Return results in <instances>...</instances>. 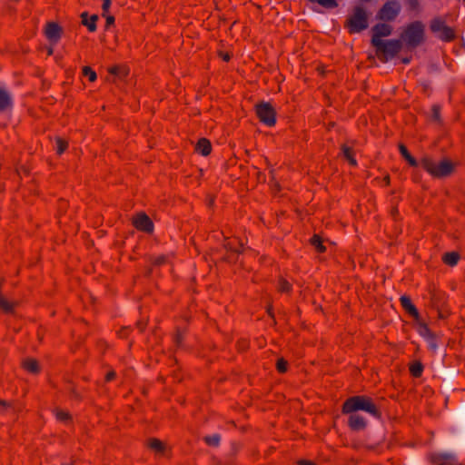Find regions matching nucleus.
<instances>
[{
  "instance_id": "obj_10",
  "label": "nucleus",
  "mask_w": 465,
  "mask_h": 465,
  "mask_svg": "<svg viewBox=\"0 0 465 465\" xmlns=\"http://www.w3.org/2000/svg\"><path fill=\"white\" fill-rule=\"evenodd\" d=\"M391 33V26L387 24H379L373 27V35H372V45H381L382 44L381 37L388 36Z\"/></svg>"
},
{
  "instance_id": "obj_26",
  "label": "nucleus",
  "mask_w": 465,
  "mask_h": 465,
  "mask_svg": "<svg viewBox=\"0 0 465 465\" xmlns=\"http://www.w3.org/2000/svg\"><path fill=\"white\" fill-rule=\"evenodd\" d=\"M312 244L319 251V252H323L325 250V247L323 246V243L322 242V239L317 236V235H314L312 238Z\"/></svg>"
},
{
  "instance_id": "obj_12",
  "label": "nucleus",
  "mask_w": 465,
  "mask_h": 465,
  "mask_svg": "<svg viewBox=\"0 0 465 465\" xmlns=\"http://www.w3.org/2000/svg\"><path fill=\"white\" fill-rule=\"evenodd\" d=\"M61 27L55 23H48L45 28V36L53 44L58 42L61 36Z\"/></svg>"
},
{
  "instance_id": "obj_40",
  "label": "nucleus",
  "mask_w": 465,
  "mask_h": 465,
  "mask_svg": "<svg viewBox=\"0 0 465 465\" xmlns=\"http://www.w3.org/2000/svg\"><path fill=\"white\" fill-rule=\"evenodd\" d=\"M117 71H118V68H116V67H113V68L110 69V73L113 74H116Z\"/></svg>"
},
{
  "instance_id": "obj_19",
  "label": "nucleus",
  "mask_w": 465,
  "mask_h": 465,
  "mask_svg": "<svg viewBox=\"0 0 465 465\" xmlns=\"http://www.w3.org/2000/svg\"><path fill=\"white\" fill-rule=\"evenodd\" d=\"M84 20L83 23L91 32H94L96 29L95 22L97 20V15H92L89 19L86 18L85 15H83Z\"/></svg>"
},
{
  "instance_id": "obj_13",
  "label": "nucleus",
  "mask_w": 465,
  "mask_h": 465,
  "mask_svg": "<svg viewBox=\"0 0 465 465\" xmlns=\"http://www.w3.org/2000/svg\"><path fill=\"white\" fill-rule=\"evenodd\" d=\"M349 424L351 429L359 430H362L365 427L366 420L361 415H360L356 412H351V415L349 418Z\"/></svg>"
},
{
  "instance_id": "obj_17",
  "label": "nucleus",
  "mask_w": 465,
  "mask_h": 465,
  "mask_svg": "<svg viewBox=\"0 0 465 465\" xmlns=\"http://www.w3.org/2000/svg\"><path fill=\"white\" fill-rule=\"evenodd\" d=\"M10 104V94L5 89L0 87V111L6 109Z\"/></svg>"
},
{
  "instance_id": "obj_8",
  "label": "nucleus",
  "mask_w": 465,
  "mask_h": 465,
  "mask_svg": "<svg viewBox=\"0 0 465 465\" xmlns=\"http://www.w3.org/2000/svg\"><path fill=\"white\" fill-rule=\"evenodd\" d=\"M378 52L382 53L386 59L393 57L401 48V42L398 40L382 41L381 45H374Z\"/></svg>"
},
{
  "instance_id": "obj_32",
  "label": "nucleus",
  "mask_w": 465,
  "mask_h": 465,
  "mask_svg": "<svg viewBox=\"0 0 465 465\" xmlns=\"http://www.w3.org/2000/svg\"><path fill=\"white\" fill-rule=\"evenodd\" d=\"M9 410H11L10 405L4 401H0V414L7 412Z\"/></svg>"
},
{
  "instance_id": "obj_42",
  "label": "nucleus",
  "mask_w": 465,
  "mask_h": 465,
  "mask_svg": "<svg viewBox=\"0 0 465 465\" xmlns=\"http://www.w3.org/2000/svg\"><path fill=\"white\" fill-rule=\"evenodd\" d=\"M223 59L224 61H229V59H230V55H229L228 54H224L223 55Z\"/></svg>"
},
{
  "instance_id": "obj_6",
  "label": "nucleus",
  "mask_w": 465,
  "mask_h": 465,
  "mask_svg": "<svg viewBox=\"0 0 465 465\" xmlns=\"http://www.w3.org/2000/svg\"><path fill=\"white\" fill-rule=\"evenodd\" d=\"M430 28L442 40L450 41L454 37L452 29L447 26L440 19L433 20Z\"/></svg>"
},
{
  "instance_id": "obj_21",
  "label": "nucleus",
  "mask_w": 465,
  "mask_h": 465,
  "mask_svg": "<svg viewBox=\"0 0 465 465\" xmlns=\"http://www.w3.org/2000/svg\"><path fill=\"white\" fill-rule=\"evenodd\" d=\"M445 263L449 265H455L458 262L459 255L455 252L446 253L443 258Z\"/></svg>"
},
{
  "instance_id": "obj_11",
  "label": "nucleus",
  "mask_w": 465,
  "mask_h": 465,
  "mask_svg": "<svg viewBox=\"0 0 465 465\" xmlns=\"http://www.w3.org/2000/svg\"><path fill=\"white\" fill-rule=\"evenodd\" d=\"M134 226L143 232H150L153 231V223L150 218L143 214H138L134 220Z\"/></svg>"
},
{
  "instance_id": "obj_23",
  "label": "nucleus",
  "mask_w": 465,
  "mask_h": 465,
  "mask_svg": "<svg viewBox=\"0 0 465 465\" xmlns=\"http://www.w3.org/2000/svg\"><path fill=\"white\" fill-rule=\"evenodd\" d=\"M440 459L442 460V462L440 465H465L463 463L456 462L450 455H441Z\"/></svg>"
},
{
  "instance_id": "obj_36",
  "label": "nucleus",
  "mask_w": 465,
  "mask_h": 465,
  "mask_svg": "<svg viewBox=\"0 0 465 465\" xmlns=\"http://www.w3.org/2000/svg\"><path fill=\"white\" fill-rule=\"evenodd\" d=\"M114 377V371H110L106 375V380L111 381Z\"/></svg>"
},
{
  "instance_id": "obj_24",
  "label": "nucleus",
  "mask_w": 465,
  "mask_h": 465,
  "mask_svg": "<svg viewBox=\"0 0 465 465\" xmlns=\"http://www.w3.org/2000/svg\"><path fill=\"white\" fill-rule=\"evenodd\" d=\"M0 309L5 312H11L13 309V303L0 295Z\"/></svg>"
},
{
  "instance_id": "obj_35",
  "label": "nucleus",
  "mask_w": 465,
  "mask_h": 465,
  "mask_svg": "<svg viewBox=\"0 0 465 465\" xmlns=\"http://www.w3.org/2000/svg\"><path fill=\"white\" fill-rule=\"evenodd\" d=\"M114 18L112 15L106 16L107 25H112L114 23Z\"/></svg>"
},
{
  "instance_id": "obj_16",
  "label": "nucleus",
  "mask_w": 465,
  "mask_h": 465,
  "mask_svg": "<svg viewBox=\"0 0 465 465\" xmlns=\"http://www.w3.org/2000/svg\"><path fill=\"white\" fill-rule=\"evenodd\" d=\"M149 447L159 454H165L167 450L166 444L157 439L150 440Z\"/></svg>"
},
{
  "instance_id": "obj_27",
  "label": "nucleus",
  "mask_w": 465,
  "mask_h": 465,
  "mask_svg": "<svg viewBox=\"0 0 465 465\" xmlns=\"http://www.w3.org/2000/svg\"><path fill=\"white\" fill-rule=\"evenodd\" d=\"M317 2L323 7L334 8L337 6V0H317Z\"/></svg>"
},
{
  "instance_id": "obj_39",
  "label": "nucleus",
  "mask_w": 465,
  "mask_h": 465,
  "mask_svg": "<svg viewBox=\"0 0 465 465\" xmlns=\"http://www.w3.org/2000/svg\"><path fill=\"white\" fill-rule=\"evenodd\" d=\"M282 291H288L289 290V284L287 282H284L282 287Z\"/></svg>"
},
{
  "instance_id": "obj_22",
  "label": "nucleus",
  "mask_w": 465,
  "mask_h": 465,
  "mask_svg": "<svg viewBox=\"0 0 465 465\" xmlns=\"http://www.w3.org/2000/svg\"><path fill=\"white\" fill-rule=\"evenodd\" d=\"M67 147V143L62 138L57 137L55 139V150L58 154H61L64 152Z\"/></svg>"
},
{
  "instance_id": "obj_18",
  "label": "nucleus",
  "mask_w": 465,
  "mask_h": 465,
  "mask_svg": "<svg viewBox=\"0 0 465 465\" xmlns=\"http://www.w3.org/2000/svg\"><path fill=\"white\" fill-rule=\"evenodd\" d=\"M23 366L27 371H29L31 373H36L39 371L38 362L34 359L25 360Z\"/></svg>"
},
{
  "instance_id": "obj_5",
  "label": "nucleus",
  "mask_w": 465,
  "mask_h": 465,
  "mask_svg": "<svg viewBox=\"0 0 465 465\" xmlns=\"http://www.w3.org/2000/svg\"><path fill=\"white\" fill-rule=\"evenodd\" d=\"M256 113L263 124L272 126L275 124V112L268 103H262L257 105Z\"/></svg>"
},
{
  "instance_id": "obj_34",
  "label": "nucleus",
  "mask_w": 465,
  "mask_h": 465,
  "mask_svg": "<svg viewBox=\"0 0 465 465\" xmlns=\"http://www.w3.org/2000/svg\"><path fill=\"white\" fill-rule=\"evenodd\" d=\"M110 5H111V0H104V4L102 6L103 11H104V15H105V13L109 10Z\"/></svg>"
},
{
  "instance_id": "obj_2",
  "label": "nucleus",
  "mask_w": 465,
  "mask_h": 465,
  "mask_svg": "<svg viewBox=\"0 0 465 465\" xmlns=\"http://www.w3.org/2000/svg\"><path fill=\"white\" fill-rule=\"evenodd\" d=\"M357 411H364L372 416H377L375 405L369 398L356 396L347 400L343 405V412L351 413Z\"/></svg>"
},
{
  "instance_id": "obj_20",
  "label": "nucleus",
  "mask_w": 465,
  "mask_h": 465,
  "mask_svg": "<svg viewBox=\"0 0 465 465\" xmlns=\"http://www.w3.org/2000/svg\"><path fill=\"white\" fill-rule=\"evenodd\" d=\"M400 152L401 155L409 162V163L412 166L417 165V161L408 153L405 146L401 145L400 146Z\"/></svg>"
},
{
  "instance_id": "obj_9",
  "label": "nucleus",
  "mask_w": 465,
  "mask_h": 465,
  "mask_svg": "<svg viewBox=\"0 0 465 465\" xmlns=\"http://www.w3.org/2000/svg\"><path fill=\"white\" fill-rule=\"evenodd\" d=\"M400 12V5L395 1L386 3L378 14L381 20H392Z\"/></svg>"
},
{
  "instance_id": "obj_3",
  "label": "nucleus",
  "mask_w": 465,
  "mask_h": 465,
  "mask_svg": "<svg viewBox=\"0 0 465 465\" xmlns=\"http://www.w3.org/2000/svg\"><path fill=\"white\" fill-rule=\"evenodd\" d=\"M402 41L410 46H417L424 39V25L420 22L411 24L402 34Z\"/></svg>"
},
{
  "instance_id": "obj_38",
  "label": "nucleus",
  "mask_w": 465,
  "mask_h": 465,
  "mask_svg": "<svg viewBox=\"0 0 465 465\" xmlns=\"http://www.w3.org/2000/svg\"><path fill=\"white\" fill-rule=\"evenodd\" d=\"M433 116H434V118L438 117V107L437 106L433 107Z\"/></svg>"
},
{
  "instance_id": "obj_15",
  "label": "nucleus",
  "mask_w": 465,
  "mask_h": 465,
  "mask_svg": "<svg viewBox=\"0 0 465 465\" xmlns=\"http://www.w3.org/2000/svg\"><path fill=\"white\" fill-rule=\"evenodd\" d=\"M195 149L199 153L206 156L211 152V143L205 138H202L198 141Z\"/></svg>"
},
{
  "instance_id": "obj_25",
  "label": "nucleus",
  "mask_w": 465,
  "mask_h": 465,
  "mask_svg": "<svg viewBox=\"0 0 465 465\" xmlns=\"http://www.w3.org/2000/svg\"><path fill=\"white\" fill-rule=\"evenodd\" d=\"M342 153H343V156L345 157V159L348 160L351 164H352V165L356 164V161L352 156V153L348 146H343Z\"/></svg>"
},
{
  "instance_id": "obj_4",
  "label": "nucleus",
  "mask_w": 465,
  "mask_h": 465,
  "mask_svg": "<svg viewBox=\"0 0 465 465\" xmlns=\"http://www.w3.org/2000/svg\"><path fill=\"white\" fill-rule=\"evenodd\" d=\"M368 27V15L362 7H356L348 19L351 33H359Z\"/></svg>"
},
{
  "instance_id": "obj_29",
  "label": "nucleus",
  "mask_w": 465,
  "mask_h": 465,
  "mask_svg": "<svg viewBox=\"0 0 465 465\" xmlns=\"http://www.w3.org/2000/svg\"><path fill=\"white\" fill-rule=\"evenodd\" d=\"M83 73L84 75H86L90 81L94 82L96 79V74L94 71H93L90 67H84L83 69Z\"/></svg>"
},
{
  "instance_id": "obj_33",
  "label": "nucleus",
  "mask_w": 465,
  "mask_h": 465,
  "mask_svg": "<svg viewBox=\"0 0 465 465\" xmlns=\"http://www.w3.org/2000/svg\"><path fill=\"white\" fill-rule=\"evenodd\" d=\"M286 361L282 359H280L277 362V369L279 371L283 372L286 371Z\"/></svg>"
},
{
  "instance_id": "obj_1",
  "label": "nucleus",
  "mask_w": 465,
  "mask_h": 465,
  "mask_svg": "<svg viewBox=\"0 0 465 465\" xmlns=\"http://www.w3.org/2000/svg\"><path fill=\"white\" fill-rule=\"evenodd\" d=\"M421 165L430 174L437 178L448 176L454 170V164L449 160L433 161L424 159Z\"/></svg>"
},
{
  "instance_id": "obj_31",
  "label": "nucleus",
  "mask_w": 465,
  "mask_h": 465,
  "mask_svg": "<svg viewBox=\"0 0 465 465\" xmlns=\"http://www.w3.org/2000/svg\"><path fill=\"white\" fill-rule=\"evenodd\" d=\"M206 442L209 444V445H212V446H215L218 444L219 440H220V437L218 435H213V436H209V437H206Z\"/></svg>"
},
{
  "instance_id": "obj_37",
  "label": "nucleus",
  "mask_w": 465,
  "mask_h": 465,
  "mask_svg": "<svg viewBox=\"0 0 465 465\" xmlns=\"http://www.w3.org/2000/svg\"><path fill=\"white\" fill-rule=\"evenodd\" d=\"M300 465H315V464L310 460H301Z\"/></svg>"
},
{
  "instance_id": "obj_7",
  "label": "nucleus",
  "mask_w": 465,
  "mask_h": 465,
  "mask_svg": "<svg viewBox=\"0 0 465 465\" xmlns=\"http://www.w3.org/2000/svg\"><path fill=\"white\" fill-rule=\"evenodd\" d=\"M414 320H415V323H416V327H417V331H418L419 334L422 338H424V340L427 341L428 346L430 347V349H431L433 351L436 350V348H437L436 338L431 333L430 329L421 321L420 316L418 317V319H414Z\"/></svg>"
},
{
  "instance_id": "obj_14",
  "label": "nucleus",
  "mask_w": 465,
  "mask_h": 465,
  "mask_svg": "<svg viewBox=\"0 0 465 465\" xmlns=\"http://www.w3.org/2000/svg\"><path fill=\"white\" fill-rule=\"evenodd\" d=\"M401 302L402 307L408 312V313L412 316L414 319H418L420 316L416 307L411 303L410 298L406 296L401 297Z\"/></svg>"
},
{
  "instance_id": "obj_30",
  "label": "nucleus",
  "mask_w": 465,
  "mask_h": 465,
  "mask_svg": "<svg viewBox=\"0 0 465 465\" xmlns=\"http://www.w3.org/2000/svg\"><path fill=\"white\" fill-rule=\"evenodd\" d=\"M411 371L413 376L418 377L422 371V366L420 363H414L411 367Z\"/></svg>"
},
{
  "instance_id": "obj_28",
  "label": "nucleus",
  "mask_w": 465,
  "mask_h": 465,
  "mask_svg": "<svg viewBox=\"0 0 465 465\" xmlns=\"http://www.w3.org/2000/svg\"><path fill=\"white\" fill-rule=\"evenodd\" d=\"M55 416L61 421H67L69 420V413L64 410H57Z\"/></svg>"
},
{
  "instance_id": "obj_41",
  "label": "nucleus",
  "mask_w": 465,
  "mask_h": 465,
  "mask_svg": "<svg viewBox=\"0 0 465 465\" xmlns=\"http://www.w3.org/2000/svg\"><path fill=\"white\" fill-rule=\"evenodd\" d=\"M53 53H54V49H53V47H52V46H50V47L47 49V54H48V55H52V54H53Z\"/></svg>"
}]
</instances>
